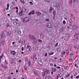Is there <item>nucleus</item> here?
Segmentation results:
<instances>
[{"label":"nucleus","instance_id":"nucleus-3","mask_svg":"<svg viewBox=\"0 0 79 79\" xmlns=\"http://www.w3.org/2000/svg\"><path fill=\"white\" fill-rule=\"evenodd\" d=\"M29 37L30 39L31 40H35V37L34 36L31 35H29Z\"/></svg>","mask_w":79,"mask_h":79},{"label":"nucleus","instance_id":"nucleus-61","mask_svg":"<svg viewBox=\"0 0 79 79\" xmlns=\"http://www.w3.org/2000/svg\"><path fill=\"white\" fill-rule=\"evenodd\" d=\"M16 55V52H15L13 53V55Z\"/></svg>","mask_w":79,"mask_h":79},{"label":"nucleus","instance_id":"nucleus-49","mask_svg":"<svg viewBox=\"0 0 79 79\" xmlns=\"http://www.w3.org/2000/svg\"><path fill=\"white\" fill-rule=\"evenodd\" d=\"M6 27H10V25H9V24H7Z\"/></svg>","mask_w":79,"mask_h":79},{"label":"nucleus","instance_id":"nucleus-19","mask_svg":"<svg viewBox=\"0 0 79 79\" xmlns=\"http://www.w3.org/2000/svg\"><path fill=\"white\" fill-rule=\"evenodd\" d=\"M53 10V8L52 7H50L49 10V13H51L52 11Z\"/></svg>","mask_w":79,"mask_h":79},{"label":"nucleus","instance_id":"nucleus-20","mask_svg":"<svg viewBox=\"0 0 79 79\" xmlns=\"http://www.w3.org/2000/svg\"><path fill=\"white\" fill-rule=\"evenodd\" d=\"M33 74H35V75H37V71L36 70H34L33 71Z\"/></svg>","mask_w":79,"mask_h":79},{"label":"nucleus","instance_id":"nucleus-27","mask_svg":"<svg viewBox=\"0 0 79 79\" xmlns=\"http://www.w3.org/2000/svg\"><path fill=\"white\" fill-rule=\"evenodd\" d=\"M3 54H2V55L1 56H0V63L1 62V59L3 58Z\"/></svg>","mask_w":79,"mask_h":79},{"label":"nucleus","instance_id":"nucleus-41","mask_svg":"<svg viewBox=\"0 0 79 79\" xmlns=\"http://www.w3.org/2000/svg\"><path fill=\"white\" fill-rule=\"evenodd\" d=\"M50 78V77L48 76H47L46 77V79H49Z\"/></svg>","mask_w":79,"mask_h":79},{"label":"nucleus","instance_id":"nucleus-57","mask_svg":"<svg viewBox=\"0 0 79 79\" xmlns=\"http://www.w3.org/2000/svg\"><path fill=\"white\" fill-rule=\"evenodd\" d=\"M7 7H9V6H10V5H9V4H7Z\"/></svg>","mask_w":79,"mask_h":79},{"label":"nucleus","instance_id":"nucleus-59","mask_svg":"<svg viewBox=\"0 0 79 79\" xmlns=\"http://www.w3.org/2000/svg\"><path fill=\"white\" fill-rule=\"evenodd\" d=\"M22 51H24V48L23 47H22Z\"/></svg>","mask_w":79,"mask_h":79},{"label":"nucleus","instance_id":"nucleus-62","mask_svg":"<svg viewBox=\"0 0 79 79\" xmlns=\"http://www.w3.org/2000/svg\"><path fill=\"white\" fill-rule=\"evenodd\" d=\"M47 56V53H46L45 54L44 56Z\"/></svg>","mask_w":79,"mask_h":79},{"label":"nucleus","instance_id":"nucleus-63","mask_svg":"<svg viewBox=\"0 0 79 79\" xmlns=\"http://www.w3.org/2000/svg\"><path fill=\"white\" fill-rule=\"evenodd\" d=\"M58 43H57L55 45V47H56V46H58Z\"/></svg>","mask_w":79,"mask_h":79},{"label":"nucleus","instance_id":"nucleus-42","mask_svg":"<svg viewBox=\"0 0 79 79\" xmlns=\"http://www.w3.org/2000/svg\"><path fill=\"white\" fill-rule=\"evenodd\" d=\"M63 24H66V21H65V20H64L63 21Z\"/></svg>","mask_w":79,"mask_h":79},{"label":"nucleus","instance_id":"nucleus-60","mask_svg":"<svg viewBox=\"0 0 79 79\" xmlns=\"http://www.w3.org/2000/svg\"><path fill=\"white\" fill-rule=\"evenodd\" d=\"M79 77V75H78V76H77L76 77V78H77V79H78Z\"/></svg>","mask_w":79,"mask_h":79},{"label":"nucleus","instance_id":"nucleus-36","mask_svg":"<svg viewBox=\"0 0 79 79\" xmlns=\"http://www.w3.org/2000/svg\"><path fill=\"white\" fill-rule=\"evenodd\" d=\"M30 48H31V47L29 46H27V50H29V49Z\"/></svg>","mask_w":79,"mask_h":79},{"label":"nucleus","instance_id":"nucleus-14","mask_svg":"<svg viewBox=\"0 0 79 79\" xmlns=\"http://www.w3.org/2000/svg\"><path fill=\"white\" fill-rule=\"evenodd\" d=\"M74 54V52H72V53H70V54H69V57H71L72 56H73V55Z\"/></svg>","mask_w":79,"mask_h":79},{"label":"nucleus","instance_id":"nucleus-10","mask_svg":"<svg viewBox=\"0 0 79 79\" xmlns=\"http://www.w3.org/2000/svg\"><path fill=\"white\" fill-rule=\"evenodd\" d=\"M33 40L34 41L33 42L34 44L35 45H36V44H37V39H36V38H35V40Z\"/></svg>","mask_w":79,"mask_h":79},{"label":"nucleus","instance_id":"nucleus-2","mask_svg":"<svg viewBox=\"0 0 79 79\" xmlns=\"http://www.w3.org/2000/svg\"><path fill=\"white\" fill-rule=\"evenodd\" d=\"M5 34L3 32L1 33V36H0V39H5L6 37L5 36Z\"/></svg>","mask_w":79,"mask_h":79},{"label":"nucleus","instance_id":"nucleus-28","mask_svg":"<svg viewBox=\"0 0 79 79\" xmlns=\"http://www.w3.org/2000/svg\"><path fill=\"white\" fill-rule=\"evenodd\" d=\"M42 74L43 76V77H44L45 76V72H42Z\"/></svg>","mask_w":79,"mask_h":79},{"label":"nucleus","instance_id":"nucleus-7","mask_svg":"<svg viewBox=\"0 0 79 79\" xmlns=\"http://www.w3.org/2000/svg\"><path fill=\"white\" fill-rule=\"evenodd\" d=\"M60 26L59 23H56L54 24V26L55 27H58Z\"/></svg>","mask_w":79,"mask_h":79},{"label":"nucleus","instance_id":"nucleus-17","mask_svg":"<svg viewBox=\"0 0 79 79\" xmlns=\"http://www.w3.org/2000/svg\"><path fill=\"white\" fill-rule=\"evenodd\" d=\"M73 2V0H69V5H72V3Z\"/></svg>","mask_w":79,"mask_h":79},{"label":"nucleus","instance_id":"nucleus-39","mask_svg":"<svg viewBox=\"0 0 79 79\" xmlns=\"http://www.w3.org/2000/svg\"><path fill=\"white\" fill-rule=\"evenodd\" d=\"M4 68H5V69H6V68H8V66L5 65V66L4 67Z\"/></svg>","mask_w":79,"mask_h":79},{"label":"nucleus","instance_id":"nucleus-32","mask_svg":"<svg viewBox=\"0 0 79 79\" xmlns=\"http://www.w3.org/2000/svg\"><path fill=\"white\" fill-rule=\"evenodd\" d=\"M14 62H15V60L14 59H12L11 60V63H13Z\"/></svg>","mask_w":79,"mask_h":79},{"label":"nucleus","instance_id":"nucleus-12","mask_svg":"<svg viewBox=\"0 0 79 79\" xmlns=\"http://www.w3.org/2000/svg\"><path fill=\"white\" fill-rule=\"evenodd\" d=\"M40 37L42 39H44V34L41 33L40 34Z\"/></svg>","mask_w":79,"mask_h":79},{"label":"nucleus","instance_id":"nucleus-58","mask_svg":"<svg viewBox=\"0 0 79 79\" xmlns=\"http://www.w3.org/2000/svg\"><path fill=\"white\" fill-rule=\"evenodd\" d=\"M56 68H57L58 69H60V67L57 66L56 67Z\"/></svg>","mask_w":79,"mask_h":79},{"label":"nucleus","instance_id":"nucleus-29","mask_svg":"<svg viewBox=\"0 0 79 79\" xmlns=\"http://www.w3.org/2000/svg\"><path fill=\"white\" fill-rule=\"evenodd\" d=\"M52 31V30L51 29H50V30H49V29H48V31H47V33H49V32H51Z\"/></svg>","mask_w":79,"mask_h":79},{"label":"nucleus","instance_id":"nucleus-26","mask_svg":"<svg viewBox=\"0 0 79 79\" xmlns=\"http://www.w3.org/2000/svg\"><path fill=\"white\" fill-rule=\"evenodd\" d=\"M54 52H52L51 53H49V55H50V56L52 55H53V54H54Z\"/></svg>","mask_w":79,"mask_h":79},{"label":"nucleus","instance_id":"nucleus-9","mask_svg":"<svg viewBox=\"0 0 79 79\" xmlns=\"http://www.w3.org/2000/svg\"><path fill=\"white\" fill-rule=\"evenodd\" d=\"M27 11V10H26V8L24 7H23L22 8V11H23V13H26V12Z\"/></svg>","mask_w":79,"mask_h":79},{"label":"nucleus","instance_id":"nucleus-24","mask_svg":"<svg viewBox=\"0 0 79 79\" xmlns=\"http://www.w3.org/2000/svg\"><path fill=\"white\" fill-rule=\"evenodd\" d=\"M76 41V40L74 39H73L71 40V42H74Z\"/></svg>","mask_w":79,"mask_h":79},{"label":"nucleus","instance_id":"nucleus-48","mask_svg":"<svg viewBox=\"0 0 79 79\" xmlns=\"http://www.w3.org/2000/svg\"><path fill=\"white\" fill-rule=\"evenodd\" d=\"M62 55H64L65 54V52H63L61 53Z\"/></svg>","mask_w":79,"mask_h":79},{"label":"nucleus","instance_id":"nucleus-15","mask_svg":"<svg viewBox=\"0 0 79 79\" xmlns=\"http://www.w3.org/2000/svg\"><path fill=\"white\" fill-rule=\"evenodd\" d=\"M38 63L40 65L42 64H43V62L41 60H39L38 62Z\"/></svg>","mask_w":79,"mask_h":79},{"label":"nucleus","instance_id":"nucleus-64","mask_svg":"<svg viewBox=\"0 0 79 79\" xmlns=\"http://www.w3.org/2000/svg\"><path fill=\"white\" fill-rule=\"evenodd\" d=\"M59 71H63V69H60Z\"/></svg>","mask_w":79,"mask_h":79},{"label":"nucleus","instance_id":"nucleus-51","mask_svg":"<svg viewBox=\"0 0 79 79\" xmlns=\"http://www.w3.org/2000/svg\"><path fill=\"white\" fill-rule=\"evenodd\" d=\"M69 74H68L67 75H66V77H68V76H69Z\"/></svg>","mask_w":79,"mask_h":79},{"label":"nucleus","instance_id":"nucleus-13","mask_svg":"<svg viewBox=\"0 0 79 79\" xmlns=\"http://www.w3.org/2000/svg\"><path fill=\"white\" fill-rule=\"evenodd\" d=\"M11 34V31H9L7 33V35L8 36H9Z\"/></svg>","mask_w":79,"mask_h":79},{"label":"nucleus","instance_id":"nucleus-6","mask_svg":"<svg viewBox=\"0 0 79 79\" xmlns=\"http://www.w3.org/2000/svg\"><path fill=\"white\" fill-rule=\"evenodd\" d=\"M1 40V42L0 44L1 45H3L5 44V41H3V39H0Z\"/></svg>","mask_w":79,"mask_h":79},{"label":"nucleus","instance_id":"nucleus-16","mask_svg":"<svg viewBox=\"0 0 79 79\" xmlns=\"http://www.w3.org/2000/svg\"><path fill=\"white\" fill-rule=\"evenodd\" d=\"M28 65L29 66H32V64H31V61H29L28 63Z\"/></svg>","mask_w":79,"mask_h":79},{"label":"nucleus","instance_id":"nucleus-25","mask_svg":"<svg viewBox=\"0 0 79 79\" xmlns=\"http://www.w3.org/2000/svg\"><path fill=\"white\" fill-rule=\"evenodd\" d=\"M45 21H47V22H49L50 21V19L48 18H47L45 19Z\"/></svg>","mask_w":79,"mask_h":79},{"label":"nucleus","instance_id":"nucleus-52","mask_svg":"<svg viewBox=\"0 0 79 79\" xmlns=\"http://www.w3.org/2000/svg\"><path fill=\"white\" fill-rule=\"evenodd\" d=\"M27 57H26V58H25V60L26 61H27Z\"/></svg>","mask_w":79,"mask_h":79},{"label":"nucleus","instance_id":"nucleus-46","mask_svg":"<svg viewBox=\"0 0 79 79\" xmlns=\"http://www.w3.org/2000/svg\"><path fill=\"white\" fill-rule=\"evenodd\" d=\"M15 52V51H12L11 52H10L11 54H13V53Z\"/></svg>","mask_w":79,"mask_h":79},{"label":"nucleus","instance_id":"nucleus-4","mask_svg":"<svg viewBox=\"0 0 79 79\" xmlns=\"http://www.w3.org/2000/svg\"><path fill=\"white\" fill-rule=\"evenodd\" d=\"M44 71L47 74H50V71L48 70H47V69H44Z\"/></svg>","mask_w":79,"mask_h":79},{"label":"nucleus","instance_id":"nucleus-8","mask_svg":"<svg viewBox=\"0 0 79 79\" xmlns=\"http://www.w3.org/2000/svg\"><path fill=\"white\" fill-rule=\"evenodd\" d=\"M24 21H25V22H28L29 21V19L27 17H25L23 20Z\"/></svg>","mask_w":79,"mask_h":79},{"label":"nucleus","instance_id":"nucleus-56","mask_svg":"<svg viewBox=\"0 0 79 79\" xmlns=\"http://www.w3.org/2000/svg\"><path fill=\"white\" fill-rule=\"evenodd\" d=\"M76 2V0H73V3H75V2Z\"/></svg>","mask_w":79,"mask_h":79},{"label":"nucleus","instance_id":"nucleus-47","mask_svg":"<svg viewBox=\"0 0 79 79\" xmlns=\"http://www.w3.org/2000/svg\"><path fill=\"white\" fill-rule=\"evenodd\" d=\"M64 27L63 26L61 28V29L62 30V31H63V30H64Z\"/></svg>","mask_w":79,"mask_h":79},{"label":"nucleus","instance_id":"nucleus-23","mask_svg":"<svg viewBox=\"0 0 79 79\" xmlns=\"http://www.w3.org/2000/svg\"><path fill=\"white\" fill-rule=\"evenodd\" d=\"M72 28L73 29H77V26H76L74 25Z\"/></svg>","mask_w":79,"mask_h":79},{"label":"nucleus","instance_id":"nucleus-45","mask_svg":"<svg viewBox=\"0 0 79 79\" xmlns=\"http://www.w3.org/2000/svg\"><path fill=\"white\" fill-rule=\"evenodd\" d=\"M31 13L32 15H34V11L33 10H32Z\"/></svg>","mask_w":79,"mask_h":79},{"label":"nucleus","instance_id":"nucleus-34","mask_svg":"<svg viewBox=\"0 0 79 79\" xmlns=\"http://www.w3.org/2000/svg\"><path fill=\"white\" fill-rule=\"evenodd\" d=\"M53 15L54 16H55V15H56V12L55 11H54L53 12Z\"/></svg>","mask_w":79,"mask_h":79},{"label":"nucleus","instance_id":"nucleus-40","mask_svg":"<svg viewBox=\"0 0 79 79\" xmlns=\"http://www.w3.org/2000/svg\"><path fill=\"white\" fill-rule=\"evenodd\" d=\"M13 32L14 33H16V32H17V30H14L13 31Z\"/></svg>","mask_w":79,"mask_h":79},{"label":"nucleus","instance_id":"nucleus-54","mask_svg":"<svg viewBox=\"0 0 79 79\" xmlns=\"http://www.w3.org/2000/svg\"><path fill=\"white\" fill-rule=\"evenodd\" d=\"M69 61H73V59L70 58V59H69Z\"/></svg>","mask_w":79,"mask_h":79},{"label":"nucleus","instance_id":"nucleus-43","mask_svg":"<svg viewBox=\"0 0 79 79\" xmlns=\"http://www.w3.org/2000/svg\"><path fill=\"white\" fill-rule=\"evenodd\" d=\"M18 33L19 34H21V31H18Z\"/></svg>","mask_w":79,"mask_h":79},{"label":"nucleus","instance_id":"nucleus-53","mask_svg":"<svg viewBox=\"0 0 79 79\" xmlns=\"http://www.w3.org/2000/svg\"><path fill=\"white\" fill-rule=\"evenodd\" d=\"M28 50H29L28 51H29V52H31V48H30L28 49Z\"/></svg>","mask_w":79,"mask_h":79},{"label":"nucleus","instance_id":"nucleus-18","mask_svg":"<svg viewBox=\"0 0 79 79\" xmlns=\"http://www.w3.org/2000/svg\"><path fill=\"white\" fill-rule=\"evenodd\" d=\"M19 15H20V16H22L23 15V11L21 10L20 11L19 13Z\"/></svg>","mask_w":79,"mask_h":79},{"label":"nucleus","instance_id":"nucleus-31","mask_svg":"<svg viewBox=\"0 0 79 79\" xmlns=\"http://www.w3.org/2000/svg\"><path fill=\"white\" fill-rule=\"evenodd\" d=\"M24 69L25 70H27V66L26 65H24Z\"/></svg>","mask_w":79,"mask_h":79},{"label":"nucleus","instance_id":"nucleus-38","mask_svg":"<svg viewBox=\"0 0 79 79\" xmlns=\"http://www.w3.org/2000/svg\"><path fill=\"white\" fill-rule=\"evenodd\" d=\"M73 20H72V19H70L69 20V23H73Z\"/></svg>","mask_w":79,"mask_h":79},{"label":"nucleus","instance_id":"nucleus-55","mask_svg":"<svg viewBox=\"0 0 79 79\" xmlns=\"http://www.w3.org/2000/svg\"><path fill=\"white\" fill-rule=\"evenodd\" d=\"M33 60H35V56H34L33 57Z\"/></svg>","mask_w":79,"mask_h":79},{"label":"nucleus","instance_id":"nucleus-33","mask_svg":"<svg viewBox=\"0 0 79 79\" xmlns=\"http://www.w3.org/2000/svg\"><path fill=\"white\" fill-rule=\"evenodd\" d=\"M57 51H58V52L60 51V50H61V48H57Z\"/></svg>","mask_w":79,"mask_h":79},{"label":"nucleus","instance_id":"nucleus-37","mask_svg":"<svg viewBox=\"0 0 79 79\" xmlns=\"http://www.w3.org/2000/svg\"><path fill=\"white\" fill-rule=\"evenodd\" d=\"M38 42H40V43H42V40L40 39H39L38 40Z\"/></svg>","mask_w":79,"mask_h":79},{"label":"nucleus","instance_id":"nucleus-50","mask_svg":"<svg viewBox=\"0 0 79 79\" xmlns=\"http://www.w3.org/2000/svg\"><path fill=\"white\" fill-rule=\"evenodd\" d=\"M64 69L65 70L67 69V66H64Z\"/></svg>","mask_w":79,"mask_h":79},{"label":"nucleus","instance_id":"nucleus-30","mask_svg":"<svg viewBox=\"0 0 79 79\" xmlns=\"http://www.w3.org/2000/svg\"><path fill=\"white\" fill-rule=\"evenodd\" d=\"M20 2L21 3H25V2H24V0H20Z\"/></svg>","mask_w":79,"mask_h":79},{"label":"nucleus","instance_id":"nucleus-21","mask_svg":"<svg viewBox=\"0 0 79 79\" xmlns=\"http://www.w3.org/2000/svg\"><path fill=\"white\" fill-rule=\"evenodd\" d=\"M36 13L38 15H41V12H40L37 11L36 12Z\"/></svg>","mask_w":79,"mask_h":79},{"label":"nucleus","instance_id":"nucleus-5","mask_svg":"<svg viewBox=\"0 0 79 79\" xmlns=\"http://www.w3.org/2000/svg\"><path fill=\"white\" fill-rule=\"evenodd\" d=\"M12 23L13 24H14L15 26H19V24L17 22H13Z\"/></svg>","mask_w":79,"mask_h":79},{"label":"nucleus","instance_id":"nucleus-35","mask_svg":"<svg viewBox=\"0 0 79 79\" xmlns=\"http://www.w3.org/2000/svg\"><path fill=\"white\" fill-rule=\"evenodd\" d=\"M66 37H69V33L66 34Z\"/></svg>","mask_w":79,"mask_h":79},{"label":"nucleus","instance_id":"nucleus-22","mask_svg":"<svg viewBox=\"0 0 79 79\" xmlns=\"http://www.w3.org/2000/svg\"><path fill=\"white\" fill-rule=\"evenodd\" d=\"M56 69L55 68H52V71L53 72H56Z\"/></svg>","mask_w":79,"mask_h":79},{"label":"nucleus","instance_id":"nucleus-1","mask_svg":"<svg viewBox=\"0 0 79 79\" xmlns=\"http://www.w3.org/2000/svg\"><path fill=\"white\" fill-rule=\"evenodd\" d=\"M79 33L78 31H77L75 34V38L77 40H79Z\"/></svg>","mask_w":79,"mask_h":79},{"label":"nucleus","instance_id":"nucleus-44","mask_svg":"<svg viewBox=\"0 0 79 79\" xmlns=\"http://www.w3.org/2000/svg\"><path fill=\"white\" fill-rule=\"evenodd\" d=\"M16 13V15H18V10H17Z\"/></svg>","mask_w":79,"mask_h":79},{"label":"nucleus","instance_id":"nucleus-11","mask_svg":"<svg viewBox=\"0 0 79 79\" xmlns=\"http://www.w3.org/2000/svg\"><path fill=\"white\" fill-rule=\"evenodd\" d=\"M47 27L48 28H50L51 27V26H52V25L51 24V23H48L47 24Z\"/></svg>","mask_w":79,"mask_h":79}]
</instances>
